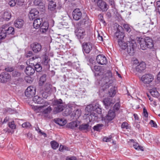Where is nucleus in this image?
Masks as SVG:
<instances>
[{
	"label": "nucleus",
	"mask_w": 160,
	"mask_h": 160,
	"mask_svg": "<svg viewBox=\"0 0 160 160\" xmlns=\"http://www.w3.org/2000/svg\"><path fill=\"white\" fill-rule=\"evenodd\" d=\"M149 124L152 127L155 128L157 127V125L156 123L153 120H151L149 122Z\"/></svg>",
	"instance_id": "53"
},
{
	"label": "nucleus",
	"mask_w": 160,
	"mask_h": 160,
	"mask_svg": "<svg viewBox=\"0 0 160 160\" xmlns=\"http://www.w3.org/2000/svg\"><path fill=\"white\" fill-rule=\"evenodd\" d=\"M156 8L158 12L160 14V1L156 2Z\"/></svg>",
	"instance_id": "51"
},
{
	"label": "nucleus",
	"mask_w": 160,
	"mask_h": 160,
	"mask_svg": "<svg viewBox=\"0 0 160 160\" xmlns=\"http://www.w3.org/2000/svg\"><path fill=\"white\" fill-rule=\"evenodd\" d=\"M120 107V105L118 103H116L114 105V109L115 110H118Z\"/></svg>",
	"instance_id": "61"
},
{
	"label": "nucleus",
	"mask_w": 160,
	"mask_h": 160,
	"mask_svg": "<svg viewBox=\"0 0 160 160\" xmlns=\"http://www.w3.org/2000/svg\"><path fill=\"white\" fill-rule=\"evenodd\" d=\"M24 3L23 0H17L16 3L19 5H22Z\"/></svg>",
	"instance_id": "59"
},
{
	"label": "nucleus",
	"mask_w": 160,
	"mask_h": 160,
	"mask_svg": "<svg viewBox=\"0 0 160 160\" xmlns=\"http://www.w3.org/2000/svg\"><path fill=\"white\" fill-rule=\"evenodd\" d=\"M55 122L61 126H63L67 123V121L64 119L58 118L55 119Z\"/></svg>",
	"instance_id": "35"
},
{
	"label": "nucleus",
	"mask_w": 160,
	"mask_h": 160,
	"mask_svg": "<svg viewBox=\"0 0 160 160\" xmlns=\"http://www.w3.org/2000/svg\"><path fill=\"white\" fill-rule=\"evenodd\" d=\"M151 95L154 97H158L159 95V93L156 88H153L150 91Z\"/></svg>",
	"instance_id": "38"
},
{
	"label": "nucleus",
	"mask_w": 160,
	"mask_h": 160,
	"mask_svg": "<svg viewBox=\"0 0 160 160\" xmlns=\"http://www.w3.org/2000/svg\"><path fill=\"white\" fill-rule=\"evenodd\" d=\"M66 160H77V158L75 157H67Z\"/></svg>",
	"instance_id": "58"
},
{
	"label": "nucleus",
	"mask_w": 160,
	"mask_h": 160,
	"mask_svg": "<svg viewBox=\"0 0 160 160\" xmlns=\"http://www.w3.org/2000/svg\"><path fill=\"white\" fill-rule=\"evenodd\" d=\"M120 48L122 50L127 49V52L130 55H133L134 53V49L136 47V43L133 40L128 41L126 43L123 40L118 41Z\"/></svg>",
	"instance_id": "2"
},
{
	"label": "nucleus",
	"mask_w": 160,
	"mask_h": 160,
	"mask_svg": "<svg viewBox=\"0 0 160 160\" xmlns=\"http://www.w3.org/2000/svg\"><path fill=\"white\" fill-rule=\"evenodd\" d=\"M51 85L48 84L46 85L44 91L42 93V95L43 98H47L50 94L51 91Z\"/></svg>",
	"instance_id": "17"
},
{
	"label": "nucleus",
	"mask_w": 160,
	"mask_h": 160,
	"mask_svg": "<svg viewBox=\"0 0 160 160\" xmlns=\"http://www.w3.org/2000/svg\"><path fill=\"white\" fill-rule=\"evenodd\" d=\"M81 111L78 109L74 111L71 115V117L73 119H78L81 116Z\"/></svg>",
	"instance_id": "31"
},
{
	"label": "nucleus",
	"mask_w": 160,
	"mask_h": 160,
	"mask_svg": "<svg viewBox=\"0 0 160 160\" xmlns=\"http://www.w3.org/2000/svg\"><path fill=\"white\" fill-rule=\"evenodd\" d=\"M49 60L48 57L47 56H44L42 60V63L45 65H47Z\"/></svg>",
	"instance_id": "47"
},
{
	"label": "nucleus",
	"mask_w": 160,
	"mask_h": 160,
	"mask_svg": "<svg viewBox=\"0 0 160 160\" xmlns=\"http://www.w3.org/2000/svg\"><path fill=\"white\" fill-rule=\"evenodd\" d=\"M52 108L49 106L46 108H43L42 114H47L50 113L52 111Z\"/></svg>",
	"instance_id": "43"
},
{
	"label": "nucleus",
	"mask_w": 160,
	"mask_h": 160,
	"mask_svg": "<svg viewBox=\"0 0 160 160\" xmlns=\"http://www.w3.org/2000/svg\"><path fill=\"white\" fill-rule=\"evenodd\" d=\"M33 100L35 103L37 104H42L44 102V99L37 95L34 97Z\"/></svg>",
	"instance_id": "33"
},
{
	"label": "nucleus",
	"mask_w": 160,
	"mask_h": 160,
	"mask_svg": "<svg viewBox=\"0 0 160 160\" xmlns=\"http://www.w3.org/2000/svg\"><path fill=\"white\" fill-rule=\"evenodd\" d=\"M117 30L115 33L114 37L117 39L118 41L123 40L125 35L124 32L122 31V27L120 26H116Z\"/></svg>",
	"instance_id": "8"
},
{
	"label": "nucleus",
	"mask_w": 160,
	"mask_h": 160,
	"mask_svg": "<svg viewBox=\"0 0 160 160\" xmlns=\"http://www.w3.org/2000/svg\"><path fill=\"white\" fill-rule=\"evenodd\" d=\"M0 32L2 34H1L0 36H2V37L5 38L7 34H14L15 32L14 29L13 27L9 26L8 24H5L0 28Z\"/></svg>",
	"instance_id": "5"
},
{
	"label": "nucleus",
	"mask_w": 160,
	"mask_h": 160,
	"mask_svg": "<svg viewBox=\"0 0 160 160\" xmlns=\"http://www.w3.org/2000/svg\"><path fill=\"white\" fill-rule=\"evenodd\" d=\"M117 91V88L115 86H112L110 88L108 91L109 95L111 97H113L116 94Z\"/></svg>",
	"instance_id": "34"
},
{
	"label": "nucleus",
	"mask_w": 160,
	"mask_h": 160,
	"mask_svg": "<svg viewBox=\"0 0 160 160\" xmlns=\"http://www.w3.org/2000/svg\"><path fill=\"white\" fill-rule=\"evenodd\" d=\"M52 104L54 106L53 112L55 114L62 111L65 108L61 99L54 100L52 102Z\"/></svg>",
	"instance_id": "6"
},
{
	"label": "nucleus",
	"mask_w": 160,
	"mask_h": 160,
	"mask_svg": "<svg viewBox=\"0 0 160 160\" xmlns=\"http://www.w3.org/2000/svg\"><path fill=\"white\" fill-rule=\"evenodd\" d=\"M24 21L22 19H18L14 22V25L17 28H21L23 25Z\"/></svg>",
	"instance_id": "32"
},
{
	"label": "nucleus",
	"mask_w": 160,
	"mask_h": 160,
	"mask_svg": "<svg viewBox=\"0 0 160 160\" xmlns=\"http://www.w3.org/2000/svg\"><path fill=\"white\" fill-rule=\"evenodd\" d=\"M76 34L78 38H83L85 35V31L83 29L80 28L76 32Z\"/></svg>",
	"instance_id": "30"
},
{
	"label": "nucleus",
	"mask_w": 160,
	"mask_h": 160,
	"mask_svg": "<svg viewBox=\"0 0 160 160\" xmlns=\"http://www.w3.org/2000/svg\"><path fill=\"white\" fill-rule=\"evenodd\" d=\"M92 69L93 72H96V74H97L99 76L101 75L103 73L104 70L103 68L99 66H95L93 69Z\"/></svg>",
	"instance_id": "28"
},
{
	"label": "nucleus",
	"mask_w": 160,
	"mask_h": 160,
	"mask_svg": "<svg viewBox=\"0 0 160 160\" xmlns=\"http://www.w3.org/2000/svg\"><path fill=\"white\" fill-rule=\"evenodd\" d=\"M10 75L7 72H3L0 74V82L5 83L10 81Z\"/></svg>",
	"instance_id": "14"
},
{
	"label": "nucleus",
	"mask_w": 160,
	"mask_h": 160,
	"mask_svg": "<svg viewBox=\"0 0 160 160\" xmlns=\"http://www.w3.org/2000/svg\"><path fill=\"white\" fill-rule=\"evenodd\" d=\"M5 70L7 72H12L13 70V68L12 67H8L5 68Z\"/></svg>",
	"instance_id": "60"
},
{
	"label": "nucleus",
	"mask_w": 160,
	"mask_h": 160,
	"mask_svg": "<svg viewBox=\"0 0 160 160\" xmlns=\"http://www.w3.org/2000/svg\"><path fill=\"white\" fill-rule=\"evenodd\" d=\"M50 143L52 148L54 149H56L59 146V144L54 141H51Z\"/></svg>",
	"instance_id": "46"
},
{
	"label": "nucleus",
	"mask_w": 160,
	"mask_h": 160,
	"mask_svg": "<svg viewBox=\"0 0 160 160\" xmlns=\"http://www.w3.org/2000/svg\"><path fill=\"white\" fill-rule=\"evenodd\" d=\"M134 148L137 150L143 151V148L142 147L139 145V144L133 139H130L128 142Z\"/></svg>",
	"instance_id": "16"
},
{
	"label": "nucleus",
	"mask_w": 160,
	"mask_h": 160,
	"mask_svg": "<svg viewBox=\"0 0 160 160\" xmlns=\"http://www.w3.org/2000/svg\"><path fill=\"white\" fill-rule=\"evenodd\" d=\"M84 117L85 118L86 121L89 122H93L98 120V116L94 112L88 113V114H85Z\"/></svg>",
	"instance_id": "10"
},
{
	"label": "nucleus",
	"mask_w": 160,
	"mask_h": 160,
	"mask_svg": "<svg viewBox=\"0 0 160 160\" xmlns=\"http://www.w3.org/2000/svg\"><path fill=\"white\" fill-rule=\"evenodd\" d=\"M25 72L28 75H32L35 72L34 68L33 67V65L28 66L26 68Z\"/></svg>",
	"instance_id": "27"
},
{
	"label": "nucleus",
	"mask_w": 160,
	"mask_h": 160,
	"mask_svg": "<svg viewBox=\"0 0 160 160\" xmlns=\"http://www.w3.org/2000/svg\"><path fill=\"white\" fill-rule=\"evenodd\" d=\"M157 82H160V71L157 76Z\"/></svg>",
	"instance_id": "64"
},
{
	"label": "nucleus",
	"mask_w": 160,
	"mask_h": 160,
	"mask_svg": "<svg viewBox=\"0 0 160 160\" xmlns=\"http://www.w3.org/2000/svg\"><path fill=\"white\" fill-rule=\"evenodd\" d=\"M64 147L62 145H60L59 149V151L61 152L63 151V150L64 149Z\"/></svg>",
	"instance_id": "63"
},
{
	"label": "nucleus",
	"mask_w": 160,
	"mask_h": 160,
	"mask_svg": "<svg viewBox=\"0 0 160 160\" xmlns=\"http://www.w3.org/2000/svg\"><path fill=\"white\" fill-rule=\"evenodd\" d=\"M97 63L101 65L106 64L107 63V60L106 57L103 55H99L96 58Z\"/></svg>",
	"instance_id": "18"
},
{
	"label": "nucleus",
	"mask_w": 160,
	"mask_h": 160,
	"mask_svg": "<svg viewBox=\"0 0 160 160\" xmlns=\"http://www.w3.org/2000/svg\"><path fill=\"white\" fill-rule=\"evenodd\" d=\"M115 116V112L112 110H110L105 117L102 118V120L105 122V124L106 126H108V122L112 120Z\"/></svg>",
	"instance_id": "7"
},
{
	"label": "nucleus",
	"mask_w": 160,
	"mask_h": 160,
	"mask_svg": "<svg viewBox=\"0 0 160 160\" xmlns=\"http://www.w3.org/2000/svg\"><path fill=\"white\" fill-rule=\"evenodd\" d=\"M42 23V18H37L33 22V26L34 28H38L40 27Z\"/></svg>",
	"instance_id": "29"
},
{
	"label": "nucleus",
	"mask_w": 160,
	"mask_h": 160,
	"mask_svg": "<svg viewBox=\"0 0 160 160\" xmlns=\"http://www.w3.org/2000/svg\"><path fill=\"white\" fill-rule=\"evenodd\" d=\"M34 4L36 6H42V8L44 7V4L42 2V0H35L34 1Z\"/></svg>",
	"instance_id": "39"
},
{
	"label": "nucleus",
	"mask_w": 160,
	"mask_h": 160,
	"mask_svg": "<svg viewBox=\"0 0 160 160\" xmlns=\"http://www.w3.org/2000/svg\"><path fill=\"white\" fill-rule=\"evenodd\" d=\"M32 51H29L25 54L26 57L27 58L29 57L32 56Z\"/></svg>",
	"instance_id": "62"
},
{
	"label": "nucleus",
	"mask_w": 160,
	"mask_h": 160,
	"mask_svg": "<svg viewBox=\"0 0 160 160\" xmlns=\"http://www.w3.org/2000/svg\"><path fill=\"white\" fill-rule=\"evenodd\" d=\"M80 122L79 121L76 120L72 121L67 124V126L68 128L72 129H76V128L80 125Z\"/></svg>",
	"instance_id": "22"
},
{
	"label": "nucleus",
	"mask_w": 160,
	"mask_h": 160,
	"mask_svg": "<svg viewBox=\"0 0 160 160\" xmlns=\"http://www.w3.org/2000/svg\"><path fill=\"white\" fill-rule=\"evenodd\" d=\"M43 105L41 106L42 107H43V108H44L45 107L48 106L50 105V103L48 101H45L44 100V102L42 104Z\"/></svg>",
	"instance_id": "55"
},
{
	"label": "nucleus",
	"mask_w": 160,
	"mask_h": 160,
	"mask_svg": "<svg viewBox=\"0 0 160 160\" xmlns=\"http://www.w3.org/2000/svg\"><path fill=\"white\" fill-rule=\"evenodd\" d=\"M114 102V100H112V99L108 98H105L103 100V102L105 107L107 109L110 106H112Z\"/></svg>",
	"instance_id": "23"
},
{
	"label": "nucleus",
	"mask_w": 160,
	"mask_h": 160,
	"mask_svg": "<svg viewBox=\"0 0 160 160\" xmlns=\"http://www.w3.org/2000/svg\"><path fill=\"white\" fill-rule=\"evenodd\" d=\"M88 127L89 125L88 123L83 124L79 126V128L80 130H84L88 129Z\"/></svg>",
	"instance_id": "48"
},
{
	"label": "nucleus",
	"mask_w": 160,
	"mask_h": 160,
	"mask_svg": "<svg viewBox=\"0 0 160 160\" xmlns=\"http://www.w3.org/2000/svg\"><path fill=\"white\" fill-rule=\"evenodd\" d=\"M11 14L9 11H6L4 13L3 19L6 21H9L11 18Z\"/></svg>",
	"instance_id": "37"
},
{
	"label": "nucleus",
	"mask_w": 160,
	"mask_h": 160,
	"mask_svg": "<svg viewBox=\"0 0 160 160\" xmlns=\"http://www.w3.org/2000/svg\"><path fill=\"white\" fill-rule=\"evenodd\" d=\"M154 79L153 76L151 74H147L143 75L141 78V80L144 83L149 84Z\"/></svg>",
	"instance_id": "12"
},
{
	"label": "nucleus",
	"mask_w": 160,
	"mask_h": 160,
	"mask_svg": "<svg viewBox=\"0 0 160 160\" xmlns=\"http://www.w3.org/2000/svg\"><path fill=\"white\" fill-rule=\"evenodd\" d=\"M36 92V88L32 86L28 87L25 91V94L26 97L31 98L34 96Z\"/></svg>",
	"instance_id": "11"
},
{
	"label": "nucleus",
	"mask_w": 160,
	"mask_h": 160,
	"mask_svg": "<svg viewBox=\"0 0 160 160\" xmlns=\"http://www.w3.org/2000/svg\"><path fill=\"white\" fill-rule=\"evenodd\" d=\"M112 138V136L111 135H110L108 137H105L103 138V141L105 142H110Z\"/></svg>",
	"instance_id": "49"
},
{
	"label": "nucleus",
	"mask_w": 160,
	"mask_h": 160,
	"mask_svg": "<svg viewBox=\"0 0 160 160\" xmlns=\"http://www.w3.org/2000/svg\"><path fill=\"white\" fill-rule=\"evenodd\" d=\"M22 126L23 128H29L31 126V124L29 122H26L23 123L22 124Z\"/></svg>",
	"instance_id": "54"
},
{
	"label": "nucleus",
	"mask_w": 160,
	"mask_h": 160,
	"mask_svg": "<svg viewBox=\"0 0 160 160\" xmlns=\"http://www.w3.org/2000/svg\"><path fill=\"white\" fill-rule=\"evenodd\" d=\"M39 14V12L35 8L31 9L28 15L29 18L31 20H33V18L37 17Z\"/></svg>",
	"instance_id": "24"
},
{
	"label": "nucleus",
	"mask_w": 160,
	"mask_h": 160,
	"mask_svg": "<svg viewBox=\"0 0 160 160\" xmlns=\"http://www.w3.org/2000/svg\"><path fill=\"white\" fill-rule=\"evenodd\" d=\"M137 39L138 42L139 43L140 48L142 50H146L147 48H152L153 47L152 40L149 37H147L144 39L137 38Z\"/></svg>",
	"instance_id": "3"
},
{
	"label": "nucleus",
	"mask_w": 160,
	"mask_h": 160,
	"mask_svg": "<svg viewBox=\"0 0 160 160\" xmlns=\"http://www.w3.org/2000/svg\"><path fill=\"white\" fill-rule=\"evenodd\" d=\"M38 58L37 57H33L29 59V61H27V64H28V63H29V64H31L32 65H33V67L34 68V69H35L36 71L37 72H39L42 69V67L39 64H34L32 62H33V61L35 60V61H36L37 59H38Z\"/></svg>",
	"instance_id": "13"
},
{
	"label": "nucleus",
	"mask_w": 160,
	"mask_h": 160,
	"mask_svg": "<svg viewBox=\"0 0 160 160\" xmlns=\"http://www.w3.org/2000/svg\"><path fill=\"white\" fill-rule=\"evenodd\" d=\"M73 19L76 20L80 19L82 16V13L80 10L77 8L74 10L72 13Z\"/></svg>",
	"instance_id": "19"
},
{
	"label": "nucleus",
	"mask_w": 160,
	"mask_h": 160,
	"mask_svg": "<svg viewBox=\"0 0 160 160\" xmlns=\"http://www.w3.org/2000/svg\"><path fill=\"white\" fill-rule=\"evenodd\" d=\"M21 75V73L20 72H18L16 71H14L12 72V77L13 78H16L15 79H17V80H18L19 79H20V78L19 77Z\"/></svg>",
	"instance_id": "45"
},
{
	"label": "nucleus",
	"mask_w": 160,
	"mask_h": 160,
	"mask_svg": "<svg viewBox=\"0 0 160 160\" xmlns=\"http://www.w3.org/2000/svg\"><path fill=\"white\" fill-rule=\"evenodd\" d=\"M104 126V125L102 124H98L94 126L93 129L94 131H100L102 128V127Z\"/></svg>",
	"instance_id": "40"
},
{
	"label": "nucleus",
	"mask_w": 160,
	"mask_h": 160,
	"mask_svg": "<svg viewBox=\"0 0 160 160\" xmlns=\"http://www.w3.org/2000/svg\"><path fill=\"white\" fill-rule=\"evenodd\" d=\"M123 27L125 30L127 32H130L131 31V28L128 24H124Z\"/></svg>",
	"instance_id": "56"
},
{
	"label": "nucleus",
	"mask_w": 160,
	"mask_h": 160,
	"mask_svg": "<svg viewBox=\"0 0 160 160\" xmlns=\"http://www.w3.org/2000/svg\"><path fill=\"white\" fill-rule=\"evenodd\" d=\"M9 127L11 128L14 129L16 128V126L14 121L9 122L8 124Z\"/></svg>",
	"instance_id": "50"
},
{
	"label": "nucleus",
	"mask_w": 160,
	"mask_h": 160,
	"mask_svg": "<svg viewBox=\"0 0 160 160\" xmlns=\"http://www.w3.org/2000/svg\"><path fill=\"white\" fill-rule=\"evenodd\" d=\"M75 106L76 105L74 103H69L66 106L67 108L64 111V115L68 116L70 115L71 113V110L72 109V108H75Z\"/></svg>",
	"instance_id": "25"
},
{
	"label": "nucleus",
	"mask_w": 160,
	"mask_h": 160,
	"mask_svg": "<svg viewBox=\"0 0 160 160\" xmlns=\"http://www.w3.org/2000/svg\"><path fill=\"white\" fill-rule=\"evenodd\" d=\"M32 108L36 113H42L43 107L41 106H33Z\"/></svg>",
	"instance_id": "36"
},
{
	"label": "nucleus",
	"mask_w": 160,
	"mask_h": 160,
	"mask_svg": "<svg viewBox=\"0 0 160 160\" xmlns=\"http://www.w3.org/2000/svg\"><path fill=\"white\" fill-rule=\"evenodd\" d=\"M50 2L48 6V8L51 10H53L56 7L55 3L52 1H49Z\"/></svg>",
	"instance_id": "44"
},
{
	"label": "nucleus",
	"mask_w": 160,
	"mask_h": 160,
	"mask_svg": "<svg viewBox=\"0 0 160 160\" xmlns=\"http://www.w3.org/2000/svg\"><path fill=\"white\" fill-rule=\"evenodd\" d=\"M82 47L83 52L88 53L92 49V44L89 42H84L82 45Z\"/></svg>",
	"instance_id": "15"
},
{
	"label": "nucleus",
	"mask_w": 160,
	"mask_h": 160,
	"mask_svg": "<svg viewBox=\"0 0 160 160\" xmlns=\"http://www.w3.org/2000/svg\"><path fill=\"white\" fill-rule=\"evenodd\" d=\"M32 51L35 53L40 52L42 49V46L39 43L34 42L31 45Z\"/></svg>",
	"instance_id": "21"
},
{
	"label": "nucleus",
	"mask_w": 160,
	"mask_h": 160,
	"mask_svg": "<svg viewBox=\"0 0 160 160\" xmlns=\"http://www.w3.org/2000/svg\"><path fill=\"white\" fill-rule=\"evenodd\" d=\"M49 27V25L48 22H44L40 27V31L42 33H45L47 31Z\"/></svg>",
	"instance_id": "26"
},
{
	"label": "nucleus",
	"mask_w": 160,
	"mask_h": 160,
	"mask_svg": "<svg viewBox=\"0 0 160 160\" xmlns=\"http://www.w3.org/2000/svg\"><path fill=\"white\" fill-rule=\"evenodd\" d=\"M46 75L44 74L40 78L39 83L40 86H42L45 82L46 80Z\"/></svg>",
	"instance_id": "41"
},
{
	"label": "nucleus",
	"mask_w": 160,
	"mask_h": 160,
	"mask_svg": "<svg viewBox=\"0 0 160 160\" xmlns=\"http://www.w3.org/2000/svg\"><path fill=\"white\" fill-rule=\"evenodd\" d=\"M143 116L146 117L147 118L148 117V113L147 111V110L145 108H143Z\"/></svg>",
	"instance_id": "57"
},
{
	"label": "nucleus",
	"mask_w": 160,
	"mask_h": 160,
	"mask_svg": "<svg viewBox=\"0 0 160 160\" xmlns=\"http://www.w3.org/2000/svg\"><path fill=\"white\" fill-rule=\"evenodd\" d=\"M112 74L110 71H108L98 82L100 87L99 93L101 97H104L105 94H107L106 89L112 86L113 82Z\"/></svg>",
	"instance_id": "1"
},
{
	"label": "nucleus",
	"mask_w": 160,
	"mask_h": 160,
	"mask_svg": "<svg viewBox=\"0 0 160 160\" xmlns=\"http://www.w3.org/2000/svg\"><path fill=\"white\" fill-rule=\"evenodd\" d=\"M85 111L89 113L96 112L99 114H101L102 112L101 106L97 102L88 105L85 108Z\"/></svg>",
	"instance_id": "4"
},
{
	"label": "nucleus",
	"mask_w": 160,
	"mask_h": 160,
	"mask_svg": "<svg viewBox=\"0 0 160 160\" xmlns=\"http://www.w3.org/2000/svg\"><path fill=\"white\" fill-rule=\"evenodd\" d=\"M97 4L98 7L103 12L106 11L108 9L106 2L102 0H98Z\"/></svg>",
	"instance_id": "20"
},
{
	"label": "nucleus",
	"mask_w": 160,
	"mask_h": 160,
	"mask_svg": "<svg viewBox=\"0 0 160 160\" xmlns=\"http://www.w3.org/2000/svg\"><path fill=\"white\" fill-rule=\"evenodd\" d=\"M138 62L137 60L134 61L133 67L135 68L136 71L141 72L145 69L146 66L144 62H141L138 65Z\"/></svg>",
	"instance_id": "9"
},
{
	"label": "nucleus",
	"mask_w": 160,
	"mask_h": 160,
	"mask_svg": "<svg viewBox=\"0 0 160 160\" xmlns=\"http://www.w3.org/2000/svg\"><path fill=\"white\" fill-rule=\"evenodd\" d=\"M16 4V2L14 0H11L8 2V4L10 7H14Z\"/></svg>",
	"instance_id": "52"
},
{
	"label": "nucleus",
	"mask_w": 160,
	"mask_h": 160,
	"mask_svg": "<svg viewBox=\"0 0 160 160\" xmlns=\"http://www.w3.org/2000/svg\"><path fill=\"white\" fill-rule=\"evenodd\" d=\"M121 128L122 129H126L128 131L131 129V127L126 122H124L122 123L121 125Z\"/></svg>",
	"instance_id": "42"
}]
</instances>
